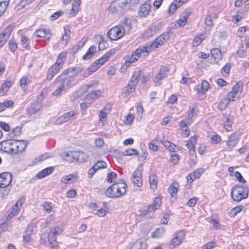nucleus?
<instances>
[{
    "instance_id": "f257e3e1",
    "label": "nucleus",
    "mask_w": 249,
    "mask_h": 249,
    "mask_svg": "<svg viewBox=\"0 0 249 249\" xmlns=\"http://www.w3.org/2000/svg\"><path fill=\"white\" fill-rule=\"evenodd\" d=\"M83 71L80 67H71L65 70L59 75L54 80V83L64 88L66 90L77 83L74 76L77 73Z\"/></svg>"
},
{
    "instance_id": "f03ea898",
    "label": "nucleus",
    "mask_w": 249,
    "mask_h": 249,
    "mask_svg": "<svg viewBox=\"0 0 249 249\" xmlns=\"http://www.w3.org/2000/svg\"><path fill=\"white\" fill-rule=\"evenodd\" d=\"M139 0H114L109 6L112 13H124L139 3Z\"/></svg>"
},
{
    "instance_id": "7ed1b4c3",
    "label": "nucleus",
    "mask_w": 249,
    "mask_h": 249,
    "mask_svg": "<svg viewBox=\"0 0 249 249\" xmlns=\"http://www.w3.org/2000/svg\"><path fill=\"white\" fill-rule=\"evenodd\" d=\"M126 184L124 181L113 184L105 192L109 197L117 198L124 195L126 192Z\"/></svg>"
},
{
    "instance_id": "20e7f679",
    "label": "nucleus",
    "mask_w": 249,
    "mask_h": 249,
    "mask_svg": "<svg viewBox=\"0 0 249 249\" xmlns=\"http://www.w3.org/2000/svg\"><path fill=\"white\" fill-rule=\"evenodd\" d=\"M249 189L246 186L235 185L232 188L231 194L232 199L240 202L248 197Z\"/></svg>"
},
{
    "instance_id": "39448f33",
    "label": "nucleus",
    "mask_w": 249,
    "mask_h": 249,
    "mask_svg": "<svg viewBox=\"0 0 249 249\" xmlns=\"http://www.w3.org/2000/svg\"><path fill=\"white\" fill-rule=\"evenodd\" d=\"M124 27L120 25L111 28L107 32V36L112 40H117L125 34Z\"/></svg>"
},
{
    "instance_id": "423d86ee",
    "label": "nucleus",
    "mask_w": 249,
    "mask_h": 249,
    "mask_svg": "<svg viewBox=\"0 0 249 249\" xmlns=\"http://www.w3.org/2000/svg\"><path fill=\"white\" fill-rule=\"evenodd\" d=\"M243 90V83L239 81L236 83L231 91L227 95V99L229 102H234L237 100Z\"/></svg>"
},
{
    "instance_id": "0eeeda50",
    "label": "nucleus",
    "mask_w": 249,
    "mask_h": 249,
    "mask_svg": "<svg viewBox=\"0 0 249 249\" xmlns=\"http://www.w3.org/2000/svg\"><path fill=\"white\" fill-rule=\"evenodd\" d=\"M186 235L184 230H180L175 234V236L169 242V248L173 249L181 244Z\"/></svg>"
},
{
    "instance_id": "6e6552de",
    "label": "nucleus",
    "mask_w": 249,
    "mask_h": 249,
    "mask_svg": "<svg viewBox=\"0 0 249 249\" xmlns=\"http://www.w3.org/2000/svg\"><path fill=\"white\" fill-rule=\"evenodd\" d=\"M14 140H8L3 141L0 143V149L6 153L14 155Z\"/></svg>"
},
{
    "instance_id": "1a4fd4ad",
    "label": "nucleus",
    "mask_w": 249,
    "mask_h": 249,
    "mask_svg": "<svg viewBox=\"0 0 249 249\" xmlns=\"http://www.w3.org/2000/svg\"><path fill=\"white\" fill-rule=\"evenodd\" d=\"M171 35V32L168 31L157 37L154 41L152 42V47L158 48L159 46H161L164 44L169 38Z\"/></svg>"
},
{
    "instance_id": "9d476101",
    "label": "nucleus",
    "mask_w": 249,
    "mask_h": 249,
    "mask_svg": "<svg viewBox=\"0 0 249 249\" xmlns=\"http://www.w3.org/2000/svg\"><path fill=\"white\" fill-rule=\"evenodd\" d=\"M67 154L72 157L74 160L78 162H85L88 159V155L82 151H71Z\"/></svg>"
},
{
    "instance_id": "9b49d317",
    "label": "nucleus",
    "mask_w": 249,
    "mask_h": 249,
    "mask_svg": "<svg viewBox=\"0 0 249 249\" xmlns=\"http://www.w3.org/2000/svg\"><path fill=\"white\" fill-rule=\"evenodd\" d=\"M12 179V176L10 172H5L0 174V188L8 187L10 184Z\"/></svg>"
},
{
    "instance_id": "f8f14e48",
    "label": "nucleus",
    "mask_w": 249,
    "mask_h": 249,
    "mask_svg": "<svg viewBox=\"0 0 249 249\" xmlns=\"http://www.w3.org/2000/svg\"><path fill=\"white\" fill-rule=\"evenodd\" d=\"M28 142L26 140H14V147L15 148L14 155L21 154L24 151L27 145Z\"/></svg>"
},
{
    "instance_id": "ddd939ff",
    "label": "nucleus",
    "mask_w": 249,
    "mask_h": 249,
    "mask_svg": "<svg viewBox=\"0 0 249 249\" xmlns=\"http://www.w3.org/2000/svg\"><path fill=\"white\" fill-rule=\"evenodd\" d=\"M75 115L76 113L74 111H70L65 113L55 121V124H62L69 120H73L75 118Z\"/></svg>"
},
{
    "instance_id": "4468645a",
    "label": "nucleus",
    "mask_w": 249,
    "mask_h": 249,
    "mask_svg": "<svg viewBox=\"0 0 249 249\" xmlns=\"http://www.w3.org/2000/svg\"><path fill=\"white\" fill-rule=\"evenodd\" d=\"M169 69L165 66H161L158 74L155 76V82L156 85L160 84V81L165 78L167 76V72L169 71Z\"/></svg>"
},
{
    "instance_id": "2eb2a0df",
    "label": "nucleus",
    "mask_w": 249,
    "mask_h": 249,
    "mask_svg": "<svg viewBox=\"0 0 249 249\" xmlns=\"http://www.w3.org/2000/svg\"><path fill=\"white\" fill-rule=\"evenodd\" d=\"M238 140V136L235 133L229 136L226 142V149L228 151H231L237 143Z\"/></svg>"
},
{
    "instance_id": "dca6fc26",
    "label": "nucleus",
    "mask_w": 249,
    "mask_h": 249,
    "mask_svg": "<svg viewBox=\"0 0 249 249\" xmlns=\"http://www.w3.org/2000/svg\"><path fill=\"white\" fill-rule=\"evenodd\" d=\"M131 181L134 185L140 187L142 184V174L140 170H136L133 174L131 178Z\"/></svg>"
},
{
    "instance_id": "f3484780",
    "label": "nucleus",
    "mask_w": 249,
    "mask_h": 249,
    "mask_svg": "<svg viewBox=\"0 0 249 249\" xmlns=\"http://www.w3.org/2000/svg\"><path fill=\"white\" fill-rule=\"evenodd\" d=\"M42 107L41 105L39 103L33 104L27 109V113L30 115H39L41 113Z\"/></svg>"
},
{
    "instance_id": "a211bd4d",
    "label": "nucleus",
    "mask_w": 249,
    "mask_h": 249,
    "mask_svg": "<svg viewBox=\"0 0 249 249\" xmlns=\"http://www.w3.org/2000/svg\"><path fill=\"white\" fill-rule=\"evenodd\" d=\"M159 30V27L154 24L151 25L142 34V37L148 38L152 37Z\"/></svg>"
},
{
    "instance_id": "6ab92c4d",
    "label": "nucleus",
    "mask_w": 249,
    "mask_h": 249,
    "mask_svg": "<svg viewBox=\"0 0 249 249\" xmlns=\"http://www.w3.org/2000/svg\"><path fill=\"white\" fill-rule=\"evenodd\" d=\"M61 68V67L54 63L49 69L47 73L46 79L51 81Z\"/></svg>"
},
{
    "instance_id": "aec40b11",
    "label": "nucleus",
    "mask_w": 249,
    "mask_h": 249,
    "mask_svg": "<svg viewBox=\"0 0 249 249\" xmlns=\"http://www.w3.org/2000/svg\"><path fill=\"white\" fill-rule=\"evenodd\" d=\"M203 172V169L198 168L192 173L189 174L187 177V179L188 183H192L194 180L199 178Z\"/></svg>"
},
{
    "instance_id": "412c9836",
    "label": "nucleus",
    "mask_w": 249,
    "mask_h": 249,
    "mask_svg": "<svg viewBox=\"0 0 249 249\" xmlns=\"http://www.w3.org/2000/svg\"><path fill=\"white\" fill-rule=\"evenodd\" d=\"M34 35L37 37H45L48 40H49L52 36L50 31L45 29H40L36 30L34 33Z\"/></svg>"
},
{
    "instance_id": "4be33fe9",
    "label": "nucleus",
    "mask_w": 249,
    "mask_h": 249,
    "mask_svg": "<svg viewBox=\"0 0 249 249\" xmlns=\"http://www.w3.org/2000/svg\"><path fill=\"white\" fill-rule=\"evenodd\" d=\"M78 179V176L75 174H70L63 177L60 181L62 183L67 184L75 182Z\"/></svg>"
},
{
    "instance_id": "5701e85b",
    "label": "nucleus",
    "mask_w": 249,
    "mask_h": 249,
    "mask_svg": "<svg viewBox=\"0 0 249 249\" xmlns=\"http://www.w3.org/2000/svg\"><path fill=\"white\" fill-rule=\"evenodd\" d=\"M102 94V92L100 90H93L92 92L87 94L86 100L90 104L94 100L97 99Z\"/></svg>"
},
{
    "instance_id": "b1692460",
    "label": "nucleus",
    "mask_w": 249,
    "mask_h": 249,
    "mask_svg": "<svg viewBox=\"0 0 249 249\" xmlns=\"http://www.w3.org/2000/svg\"><path fill=\"white\" fill-rule=\"evenodd\" d=\"M212 57L214 59L215 63H218L222 59V54L221 50L218 48H213L211 50Z\"/></svg>"
},
{
    "instance_id": "393cba45",
    "label": "nucleus",
    "mask_w": 249,
    "mask_h": 249,
    "mask_svg": "<svg viewBox=\"0 0 249 249\" xmlns=\"http://www.w3.org/2000/svg\"><path fill=\"white\" fill-rule=\"evenodd\" d=\"M24 198H19L17 203L14 204L12 207V210L10 213L11 217L16 215L19 212V209L24 201Z\"/></svg>"
},
{
    "instance_id": "a878e982",
    "label": "nucleus",
    "mask_w": 249,
    "mask_h": 249,
    "mask_svg": "<svg viewBox=\"0 0 249 249\" xmlns=\"http://www.w3.org/2000/svg\"><path fill=\"white\" fill-rule=\"evenodd\" d=\"M81 4V0H74L72 8L69 13V16L73 17L75 16L79 11V7Z\"/></svg>"
},
{
    "instance_id": "bb28decb",
    "label": "nucleus",
    "mask_w": 249,
    "mask_h": 249,
    "mask_svg": "<svg viewBox=\"0 0 249 249\" xmlns=\"http://www.w3.org/2000/svg\"><path fill=\"white\" fill-rule=\"evenodd\" d=\"M197 142V138L195 136H191L189 140L187 141L186 146L190 151V153L196 151L195 145Z\"/></svg>"
},
{
    "instance_id": "cd10ccee",
    "label": "nucleus",
    "mask_w": 249,
    "mask_h": 249,
    "mask_svg": "<svg viewBox=\"0 0 249 249\" xmlns=\"http://www.w3.org/2000/svg\"><path fill=\"white\" fill-rule=\"evenodd\" d=\"M53 171V168L52 167H47L40 172H39L36 175L37 178L41 179L46 176L51 174Z\"/></svg>"
},
{
    "instance_id": "c85d7f7f",
    "label": "nucleus",
    "mask_w": 249,
    "mask_h": 249,
    "mask_svg": "<svg viewBox=\"0 0 249 249\" xmlns=\"http://www.w3.org/2000/svg\"><path fill=\"white\" fill-rule=\"evenodd\" d=\"M56 236L53 234L52 232H49L48 235V241L51 246L52 249H58L59 246L56 241Z\"/></svg>"
},
{
    "instance_id": "c756f323",
    "label": "nucleus",
    "mask_w": 249,
    "mask_h": 249,
    "mask_svg": "<svg viewBox=\"0 0 249 249\" xmlns=\"http://www.w3.org/2000/svg\"><path fill=\"white\" fill-rule=\"evenodd\" d=\"M150 10V6L148 4H142L139 11V15L141 17H144L147 16Z\"/></svg>"
},
{
    "instance_id": "7c9ffc66",
    "label": "nucleus",
    "mask_w": 249,
    "mask_h": 249,
    "mask_svg": "<svg viewBox=\"0 0 249 249\" xmlns=\"http://www.w3.org/2000/svg\"><path fill=\"white\" fill-rule=\"evenodd\" d=\"M142 75L141 71H135L132 75L129 83L136 86L139 81L140 77Z\"/></svg>"
},
{
    "instance_id": "2f4dec72",
    "label": "nucleus",
    "mask_w": 249,
    "mask_h": 249,
    "mask_svg": "<svg viewBox=\"0 0 249 249\" xmlns=\"http://www.w3.org/2000/svg\"><path fill=\"white\" fill-rule=\"evenodd\" d=\"M98 85V82L95 81L92 83L87 84L81 88L78 91L79 94H83L87 93L88 90L90 88H95Z\"/></svg>"
},
{
    "instance_id": "473e14b6",
    "label": "nucleus",
    "mask_w": 249,
    "mask_h": 249,
    "mask_svg": "<svg viewBox=\"0 0 249 249\" xmlns=\"http://www.w3.org/2000/svg\"><path fill=\"white\" fill-rule=\"evenodd\" d=\"M136 87V86L128 83L127 86L124 89L123 94L125 97H127L131 93L135 90Z\"/></svg>"
},
{
    "instance_id": "72a5a7b5",
    "label": "nucleus",
    "mask_w": 249,
    "mask_h": 249,
    "mask_svg": "<svg viewBox=\"0 0 249 249\" xmlns=\"http://www.w3.org/2000/svg\"><path fill=\"white\" fill-rule=\"evenodd\" d=\"M149 182L150 188L154 190L157 187L158 178L155 174H151L149 176Z\"/></svg>"
},
{
    "instance_id": "f704fd0d",
    "label": "nucleus",
    "mask_w": 249,
    "mask_h": 249,
    "mask_svg": "<svg viewBox=\"0 0 249 249\" xmlns=\"http://www.w3.org/2000/svg\"><path fill=\"white\" fill-rule=\"evenodd\" d=\"M115 53L114 49L110 50L108 52L106 53L101 58L97 60V62L103 65L106 62L108 59Z\"/></svg>"
},
{
    "instance_id": "c9c22d12",
    "label": "nucleus",
    "mask_w": 249,
    "mask_h": 249,
    "mask_svg": "<svg viewBox=\"0 0 249 249\" xmlns=\"http://www.w3.org/2000/svg\"><path fill=\"white\" fill-rule=\"evenodd\" d=\"M147 244L143 241H137L131 247L130 249H146Z\"/></svg>"
},
{
    "instance_id": "e433bc0d",
    "label": "nucleus",
    "mask_w": 249,
    "mask_h": 249,
    "mask_svg": "<svg viewBox=\"0 0 249 249\" xmlns=\"http://www.w3.org/2000/svg\"><path fill=\"white\" fill-rule=\"evenodd\" d=\"M96 50V47L91 46L89 47L86 53L83 56V59H89L92 57Z\"/></svg>"
},
{
    "instance_id": "4c0bfd02",
    "label": "nucleus",
    "mask_w": 249,
    "mask_h": 249,
    "mask_svg": "<svg viewBox=\"0 0 249 249\" xmlns=\"http://www.w3.org/2000/svg\"><path fill=\"white\" fill-rule=\"evenodd\" d=\"M161 143L167 148L169 151L171 152L175 151V147H176V145L174 143L165 140L161 141Z\"/></svg>"
},
{
    "instance_id": "58836bf2",
    "label": "nucleus",
    "mask_w": 249,
    "mask_h": 249,
    "mask_svg": "<svg viewBox=\"0 0 249 249\" xmlns=\"http://www.w3.org/2000/svg\"><path fill=\"white\" fill-rule=\"evenodd\" d=\"M229 103L230 102L227 98H223L219 103L217 106V108L220 110L222 111L226 108Z\"/></svg>"
},
{
    "instance_id": "ea45409f",
    "label": "nucleus",
    "mask_w": 249,
    "mask_h": 249,
    "mask_svg": "<svg viewBox=\"0 0 249 249\" xmlns=\"http://www.w3.org/2000/svg\"><path fill=\"white\" fill-rule=\"evenodd\" d=\"M66 53H67L65 52H61L60 53H59L57 56V59L55 64L62 67Z\"/></svg>"
},
{
    "instance_id": "a19ab883",
    "label": "nucleus",
    "mask_w": 249,
    "mask_h": 249,
    "mask_svg": "<svg viewBox=\"0 0 249 249\" xmlns=\"http://www.w3.org/2000/svg\"><path fill=\"white\" fill-rule=\"evenodd\" d=\"M137 60V57H136V56H134V55L132 54L131 56H128L126 58L124 65V66H126V68H128L132 63H134Z\"/></svg>"
},
{
    "instance_id": "79ce46f5",
    "label": "nucleus",
    "mask_w": 249,
    "mask_h": 249,
    "mask_svg": "<svg viewBox=\"0 0 249 249\" xmlns=\"http://www.w3.org/2000/svg\"><path fill=\"white\" fill-rule=\"evenodd\" d=\"M205 36L203 34H200L196 36L193 40V46H197L205 39Z\"/></svg>"
},
{
    "instance_id": "37998d69",
    "label": "nucleus",
    "mask_w": 249,
    "mask_h": 249,
    "mask_svg": "<svg viewBox=\"0 0 249 249\" xmlns=\"http://www.w3.org/2000/svg\"><path fill=\"white\" fill-rule=\"evenodd\" d=\"M98 37L100 38L98 48L100 50H104L108 47V44L106 40H104V38L102 36H99Z\"/></svg>"
},
{
    "instance_id": "c03bdc74",
    "label": "nucleus",
    "mask_w": 249,
    "mask_h": 249,
    "mask_svg": "<svg viewBox=\"0 0 249 249\" xmlns=\"http://www.w3.org/2000/svg\"><path fill=\"white\" fill-rule=\"evenodd\" d=\"M86 42V39L82 38L72 48V52L75 53L78 50L81 49L85 45Z\"/></svg>"
},
{
    "instance_id": "a18cd8bd",
    "label": "nucleus",
    "mask_w": 249,
    "mask_h": 249,
    "mask_svg": "<svg viewBox=\"0 0 249 249\" xmlns=\"http://www.w3.org/2000/svg\"><path fill=\"white\" fill-rule=\"evenodd\" d=\"M11 84L9 81L5 82L2 84L1 87L0 89V95H2L6 92L9 88L11 87Z\"/></svg>"
},
{
    "instance_id": "49530a36",
    "label": "nucleus",
    "mask_w": 249,
    "mask_h": 249,
    "mask_svg": "<svg viewBox=\"0 0 249 249\" xmlns=\"http://www.w3.org/2000/svg\"><path fill=\"white\" fill-rule=\"evenodd\" d=\"M164 233V230L163 228H157L153 232L152 237L159 238L162 236Z\"/></svg>"
},
{
    "instance_id": "de8ad7c7",
    "label": "nucleus",
    "mask_w": 249,
    "mask_h": 249,
    "mask_svg": "<svg viewBox=\"0 0 249 249\" xmlns=\"http://www.w3.org/2000/svg\"><path fill=\"white\" fill-rule=\"evenodd\" d=\"M138 154L137 150L134 148L127 149L123 152V155L124 156L138 155Z\"/></svg>"
},
{
    "instance_id": "09e8293b",
    "label": "nucleus",
    "mask_w": 249,
    "mask_h": 249,
    "mask_svg": "<svg viewBox=\"0 0 249 249\" xmlns=\"http://www.w3.org/2000/svg\"><path fill=\"white\" fill-rule=\"evenodd\" d=\"M178 186V183L176 182L172 183L170 185L169 187V192L172 196H174V194L177 193Z\"/></svg>"
},
{
    "instance_id": "8fccbe9b",
    "label": "nucleus",
    "mask_w": 249,
    "mask_h": 249,
    "mask_svg": "<svg viewBox=\"0 0 249 249\" xmlns=\"http://www.w3.org/2000/svg\"><path fill=\"white\" fill-rule=\"evenodd\" d=\"M196 151L190 153V160L188 161V164L190 166H193L196 164Z\"/></svg>"
},
{
    "instance_id": "3c124183",
    "label": "nucleus",
    "mask_w": 249,
    "mask_h": 249,
    "mask_svg": "<svg viewBox=\"0 0 249 249\" xmlns=\"http://www.w3.org/2000/svg\"><path fill=\"white\" fill-rule=\"evenodd\" d=\"M231 65L230 63H227L221 70V74L224 77H227L230 72Z\"/></svg>"
},
{
    "instance_id": "603ef678",
    "label": "nucleus",
    "mask_w": 249,
    "mask_h": 249,
    "mask_svg": "<svg viewBox=\"0 0 249 249\" xmlns=\"http://www.w3.org/2000/svg\"><path fill=\"white\" fill-rule=\"evenodd\" d=\"M13 29V26H8L4 30L1 35L4 36L6 39H8Z\"/></svg>"
},
{
    "instance_id": "864d4df0",
    "label": "nucleus",
    "mask_w": 249,
    "mask_h": 249,
    "mask_svg": "<svg viewBox=\"0 0 249 249\" xmlns=\"http://www.w3.org/2000/svg\"><path fill=\"white\" fill-rule=\"evenodd\" d=\"M155 48H154V47H152L151 43L150 46H144L141 49V50L142 51V53H144V56H146L153 49Z\"/></svg>"
},
{
    "instance_id": "5fc2aeb1",
    "label": "nucleus",
    "mask_w": 249,
    "mask_h": 249,
    "mask_svg": "<svg viewBox=\"0 0 249 249\" xmlns=\"http://www.w3.org/2000/svg\"><path fill=\"white\" fill-rule=\"evenodd\" d=\"M36 222H32L28 226L26 230L25 231V232L27 234H32V233L34 232L35 229L36 227Z\"/></svg>"
},
{
    "instance_id": "6e6d98bb",
    "label": "nucleus",
    "mask_w": 249,
    "mask_h": 249,
    "mask_svg": "<svg viewBox=\"0 0 249 249\" xmlns=\"http://www.w3.org/2000/svg\"><path fill=\"white\" fill-rule=\"evenodd\" d=\"M51 156L52 155L51 153H45L38 156L36 158V160L38 162H40L51 157Z\"/></svg>"
},
{
    "instance_id": "4d7b16f0",
    "label": "nucleus",
    "mask_w": 249,
    "mask_h": 249,
    "mask_svg": "<svg viewBox=\"0 0 249 249\" xmlns=\"http://www.w3.org/2000/svg\"><path fill=\"white\" fill-rule=\"evenodd\" d=\"M64 34L62 37V40L65 41L66 43L70 39V35L71 34L70 30L68 27H64Z\"/></svg>"
},
{
    "instance_id": "13d9d810",
    "label": "nucleus",
    "mask_w": 249,
    "mask_h": 249,
    "mask_svg": "<svg viewBox=\"0 0 249 249\" xmlns=\"http://www.w3.org/2000/svg\"><path fill=\"white\" fill-rule=\"evenodd\" d=\"M94 166H95V168L97 170H100L101 169H104L106 168L107 164L103 160H100L97 162L94 165H93Z\"/></svg>"
},
{
    "instance_id": "bf43d9fd",
    "label": "nucleus",
    "mask_w": 249,
    "mask_h": 249,
    "mask_svg": "<svg viewBox=\"0 0 249 249\" xmlns=\"http://www.w3.org/2000/svg\"><path fill=\"white\" fill-rule=\"evenodd\" d=\"M102 65L100 63L97 62V60L95 61V62L93 64V65H91L88 69L90 71L91 73H93L100 66Z\"/></svg>"
},
{
    "instance_id": "052dcab7",
    "label": "nucleus",
    "mask_w": 249,
    "mask_h": 249,
    "mask_svg": "<svg viewBox=\"0 0 249 249\" xmlns=\"http://www.w3.org/2000/svg\"><path fill=\"white\" fill-rule=\"evenodd\" d=\"M63 14V12L62 10H59L51 15L50 18V19L51 21H53L58 18Z\"/></svg>"
},
{
    "instance_id": "680f3d73",
    "label": "nucleus",
    "mask_w": 249,
    "mask_h": 249,
    "mask_svg": "<svg viewBox=\"0 0 249 249\" xmlns=\"http://www.w3.org/2000/svg\"><path fill=\"white\" fill-rule=\"evenodd\" d=\"M191 123V120L189 118H187L186 119L181 121L179 123V125L181 128H185L187 127L188 124H190Z\"/></svg>"
},
{
    "instance_id": "e2e57ef3",
    "label": "nucleus",
    "mask_w": 249,
    "mask_h": 249,
    "mask_svg": "<svg viewBox=\"0 0 249 249\" xmlns=\"http://www.w3.org/2000/svg\"><path fill=\"white\" fill-rule=\"evenodd\" d=\"M224 128L227 131H231L232 130L231 123L229 118H227L224 123Z\"/></svg>"
},
{
    "instance_id": "0e129e2a",
    "label": "nucleus",
    "mask_w": 249,
    "mask_h": 249,
    "mask_svg": "<svg viewBox=\"0 0 249 249\" xmlns=\"http://www.w3.org/2000/svg\"><path fill=\"white\" fill-rule=\"evenodd\" d=\"M63 230L61 227L60 226L56 227L53 229H52L50 232H52L53 234L57 236L59 235L61 232H62Z\"/></svg>"
},
{
    "instance_id": "69168bd1",
    "label": "nucleus",
    "mask_w": 249,
    "mask_h": 249,
    "mask_svg": "<svg viewBox=\"0 0 249 249\" xmlns=\"http://www.w3.org/2000/svg\"><path fill=\"white\" fill-rule=\"evenodd\" d=\"M243 209L242 206H237L232 209L230 213V214L233 216L236 215L238 213L240 212Z\"/></svg>"
},
{
    "instance_id": "338daca9",
    "label": "nucleus",
    "mask_w": 249,
    "mask_h": 249,
    "mask_svg": "<svg viewBox=\"0 0 249 249\" xmlns=\"http://www.w3.org/2000/svg\"><path fill=\"white\" fill-rule=\"evenodd\" d=\"M121 25H123L124 27V29L126 28L128 30L131 28V24L130 20L127 18H124V19Z\"/></svg>"
},
{
    "instance_id": "774afa93",
    "label": "nucleus",
    "mask_w": 249,
    "mask_h": 249,
    "mask_svg": "<svg viewBox=\"0 0 249 249\" xmlns=\"http://www.w3.org/2000/svg\"><path fill=\"white\" fill-rule=\"evenodd\" d=\"M191 13V9L189 8H187L184 10V11L182 12L180 16L187 20V18H188V17H189Z\"/></svg>"
}]
</instances>
